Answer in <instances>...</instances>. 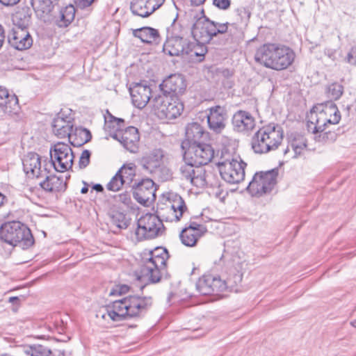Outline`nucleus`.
Masks as SVG:
<instances>
[{
    "label": "nucleus",
    "instance_id": "c756f323",
    "mask_svg": "<svg viewBox=\"0 0 356 356\" xmlns=\"http://www.w3.org/2000/svg\"><path fill=\"white\" fill-rule=\"evenodd\" d=\"M24 171L29 177H40L41 175L40 156L35 152H29L22 159Z\"/></svg>",
    "mask_w": 356,
    "mask_h": 356
},
{
    "label": "nucleus",
    "instance_id": "e2e57ef3",
    "mask_svg": "<svg viewBox=\"0 0 356 356\" xmlns=\"http://www.w3.org/2000/svg\"><path fill=\"white\" fill-rule=\"evenodd\" d=\"M92 189L97 192H102L104 191V187L100 184H96L92 186Z\"/></svg>",
    "mask_w": 356,
    "mask_h": 356
},
{
    "label": "nucleus",
    "instance_id": "423d86ee",
    "mask_svg": "<svg viewBox=\"0 0 356 356\" xmlns=\"http://www.w3.org/2000/svg\"><path fill=\"white\" fill-rule=\"evenodd\" d=\"M152 107L160 120H171L181 115L184 104L177 97L166 95H157L153 97Z\"/></svg>",
    "mask_w": 356,
    "mask_h": 356
},
{
    "label": "nucleus",
    "instance_id": "a18cd8bd",
    "mask_svg": "<svg viewBox=\"0 0 356 356\" xmlns=\"http://www.w3.org/2000/svg\"><path fill=\"white\" fill-rule=\"evenodd\" d=\"M117 173H120V176L124 179L126 184H130L136 175V171L134 166L123 165Z\"/></svg>",
    "mask_w": 356,
    "mask_h": 356
},
{
    "label": "nucleus",
    "instance_id": "6ab92c4d",
    "mask_svg": "<svg viewBox=\"0 0 356 356\" xmlns=\"http://www.w3.org/2000/svg\"><path fill=\"white\" fill-rule=\"evenodd\" d=\"M209 133L197 122H192L186 127L185 139L181 143L182 149L192 145L205 142L208 139Z\"/></svg>",
    "mask_w": 356,
    "mask_h": 356
},
{
    "label": "nucleus",
    "instance_id": "a19ab883",
    "mask_svg": "<svg viewBox=\"0 0 356 356\" xmlns=\"http://www.w3.org/2000/svg\"><path fill=\"white\" fill-rule=\"evenodd\" d=\"M17 20L15 23V26L28 28L31 23V13L29 8H24L22 10L18 11L15 16Z\"/></svg>",
    "mask_w": 356,
    "mask_h": 356
},
{
    "label": "nucleus",
    "instance_id": "4be33fe9",
    "mask_svg": "<svg viewBox=\"0 0 356 356\" xmlns=\"http://www.w3.org/2000/svg\"><path fill=\"white\" fill-rule=\"evenodd\" d=\"M129 318L143 316L152 305L150 296H129Z\"/></svg>",
    "mask_w": 356,
    "mask_h": 356
},
{
    "label": "nucleus",
    "instance_id": "f704fd0d",
    "mask_svg": "<svg viewBox=\"0 0 356 356\" xmlns=\"http://www.w3.org/2000/svg\"><path fill=\"white\" fill-rule=\"evenodd\" d=\"M207 52V46L197 40H190L188 43L186 56L191 59H195L196 61L201 62L204 59L205 54Z\"/></svg>",
    "mask_w": 356,
    "mask_h": 356
},
{
    "label": "nucleus",
    "instance_id": "774afa93",
    "mask_svg": "<svg viewBox=\"0 0 356 356\" xmlns=\"http://www.w3.org/2000/svg\"><path fill=\"white\" fill-rule=\"evenodd\" d=\"M2 38L5 40L6 35H5V31L3 27L0 24V39Z\"/></svg>",
    "mask_w": 356,
    "mask_h": 356
},
{
    "label": "nucleus",
    "instance_id": "c9c22d12",
    "mask_svg": "<svg viewBox=\"0 0 356 356\" xmlns=\"http://www.w3.org/2000/svg\"><path fill=\"white\" fill-rule=\"evenodd\" d=\"M325 129L327 124H337L341 120V114L337 105L330 101L324 104Z\"/></svg>",
    "mask_w": 356,
    "mask_h": 356
},
{
    "label": "nucleus",
    "instance_id": "de8ad7c7",
    "mask_svg": "<svg viewBox=\"0 0 356 356\" xmlns=\"http://www.w3.org/2000/svg\"><path fill=\"white\" fill-rule=\"evenodd\" d=\"M343 92V86L338 83H334L328 87V95L329 96L334 99H339Z\"/></svg>",
    "mask_w": 356,
    "mask_h": 356
},
{
    "label": "nucleus",
    "instance_id": "338daca9",
    "mask_svg": "<svg viewBox=\"0 0 356 356\" xmlns=\"http://www.w3.org/2000/svg\"><path fill=\"white\" fill-rule=\"evenodd\" d=\"M234 282L236 284L237 283H240L242 280V275H235L234 277Z\"/></svg>",
    "mask_w": 356,
    "mask_h": 356
},
{
    "label": "nucleus",
    "instance_id": "79ce46f5",
    "mask_svg": "<svg viewBox=\"0 0 356 356\" xmlns=\"http://www.w3.org/2000/svg\"><path fill=\"white\" fill-rule=\"evenodd\" d=\"M291 145L295 152V157H297L307 147V140L302 135L295 134L291 141Z\"/></svg>",
    "mask_w": 356,
    "mask_h": 356
},
{
    "label": "nucleus",
    "instance_id": "72a5a7b5",
    "mask_svg": "<svg viewBox=\"0 0 356 356\" xmlns=\"http://www.w3.org/2000/svg\"><path fill=\"white\" fill-rule=\"evenodd\" d=\"M40 186L48 192L65 191L67 188V184L63 182V177L54 175L46 176L45 179L40 183Z\"/></svg>",
    "mask_w": 356,
    "mask_h": 356
},
{
    "label": "nucleus",
    "instance_id": "f3484780",
    "mask_svg": "<svg viewBox=\"0 0 356 356\" xmlns=\"http://www.w3.org/2000/svg\"><path fill=\"white\" fill-rule=\"evenodd\" d=\"M161 95L177 97L182 95L186 88L184 77L181 74H172L159 85Z\"/></svg>",
    "mask_w": 356,
    "mask_h": 356
},
{
    "label": "nucleus",
    "instance_id": "3c124183",
    "mask_svg": "<svg viewBox=\"0 0 356 356\" xmlns=\"http://www.w3.org/2000/svg\"><path fill=\"white\" fill-rule=\"evenodd\" d=\"M236 13L241 18V23L247 24L250 17V13L245 8H239L236 9Z\"/></svg>",
    "mask_w": 356,
    "mask_h": 356
},
{
    "label": "nucleus",
    "instance_id": "6e6552de",
    "mask_svg": "<svg viewBox=\"0 0 356 356\" xmlns=\"http://www.w3.org/2000/svg\"><path fill=\"white\" fill-rule=\"evenodd\" d=\"M278 174V168L266 172H256L249 183L247 191L252 196L256 197H261L270 193L277 184Z\"/></svg>",
    "mask_w": 356,
    "mask_h": 356
},
{
    "label": "nucleus",
    "instance_id": "052dcab7",
    "mask_svg": "<svg viewBox=\"0 0 356 356\" xmlns=\"http://www.w3.org/2000/svg\"><path fill=\"white\" fill-rule=\"evenodd\" d=\"M328 135L331 136V139L332 140H334L336 139V135L337 134H335L334 133H332L330 131L325 132L323 134H320L318 136V137L321 138L322 136L323 137V140H325V136L327 138Z\"/></svg>",
    "mask_w": 356,
    "mask_h": 356
},
{
    "label": "nucleus",
    "instance_id": "6e6d98bb",
    "mask_svg": "<svg viewBox=\"0 0 356 356\" xmlns=\"http://www.w3.org/2000/svg\"><path fill=\"white\" fill-rule=\"evenodd\" d=\"M95 0H74L78 8L85 9L89 8Z\"/></svg>",
    "mask_w": 356,
    "mask_h": 356
},
{
    "label": "nucleus",
    "instance_id": "b1692460",
    "mask_svg": "<svg viewBox=\"0 0 356 356\" xmlns=\"http://www.w3.org/2000/svg\"><path fill=\"white\" fill-rule=\"evenodd\" d=\"M207 115L209 127L216 133H220L226 126L227 113L226 109L220 106L211 107Z\"/></svg>",
    "mask_w": 356,
    "mask_h": 356
},
{
    "label": "nucleus",
    "instance_id": "c85d7f7f",
    "mask_svg": "<svg viewBox=\"0 0 356 356\" xmlns=\"http://www.w3.org/2000/svg\"><path fill=\"white\" fill-rule=\"evenodd\" d=\"M189 38H167L163 44V52L171 56H179L186 54Z\"/></svg>",
    "mask_w": 356,
    "mask_h": 356
},
{
    "label": "nucleus",
    "instance_id": "4468645a",
    "mask_svg": "<svg viewBox=\"0 0 356 356\" xmlns=\"http://www.w3.org/2000/svg\"><path fill=\"white\" fill-rule=\"evenodd\" d=\"M184 150V154L192 158L194 163L199 166L208 164L214 158V149L211 145L202 142Z\"/></svg>",
    "mask_w": 356,
    "mask_h": 356
},
{
    "label": "nucleus",
    "instance_id": "473e14b6",
    "mask_svg": "<svg viewBox=\"0 0 356 356\" xmlns=\"http://www.w3.org/2000/svg\"><path fill=\"white\" fill-rule=\"evenodd\" d=\"M68 138L71 144L74 147H81L88 143L92 138L90 131L81 127L73 128L70 132Z\"/></svg>",
    "mask_w": 356,
    "mask_h": 356
},
{
    "label": "nucleus",
    "instance_id": "a878e982",
    "mask_svg": "<svg viewBox=\"0 0 356 356\" xmlns=\"http://www.w3.org/2000/svg\"><path fill=\"white\" fill-rule=\"evenodd\" d=\"M232 122L234 130L240 133H248L255 127V120L250 113L246 111H237L233 115Z\"/></svg>",
    "mask_w": 356,
    "mask_h": 356
},
{
    "label": "nucleus",
    "instance_id": "9d476101",
    "mask_svg": "<svg viewBox=\"0 0 356 356\" xmlns=\"http://www.w3.org/2000/svg\"><path fill=\"white\" fill-rule=\"evenodd\" d=\"M219 161L216 163L221 177L227 183L238 184L244 179L246 163L240 157Z\"/></svg>",
    "mask_w": 356,
    "mask_h": 356
},
{
    "label": "nucleus",
    "instance_id": "0eeeda50",
    "mask_svg": "<svg viewBox=\"0 0 356 356\" xmlns=\"http://www.w3.org/2000/svg\"><path fill=\"white\" fill-rule=\"evenodd\" d=\"M165 229L163 221L158 216L146 213L138 220L135 234L137 240L141 241L162 236Z\"/></svg>",
    "mask_w": 356,
    "mask_h": 356
},
{
    "label": "nucleus",
    "instance_id": "9b49d317",
    "mask_svg": "<svg viewBox=\"0 0 356 356\" xmlns=\"http://www.w3.org/2000/svg\"><path fill=\"white\" fill-rule=\"evenodd\" d=\"M50 161L55 170L63 172L72 168L74 154L70 146L64 143H57L51 147Z\"/></svg>",
    "mask_w": 356,
    "mask_h": 356
},
{
    "label": "nucleus",
    "instance_id": "7c9ffc66",
    "mask_svg": "<svg viewBox=\"0 0 356 356\" xmlns=\"http://www.w3.org/2000/svg\"><path fill=\"white\" fill-rule=\"evenodd\" d=\"M132 34L135 38H139L142 42L145 44H158L161 41L159 31L150 26L132 29Z\"/></svg>",
    "mask_w": 356,
    "mask_h": 356
},
{
    "label": "nucleus",
    "instance_id": "412c9836",
    "mask_svg": "<svg viewBox=\"0 0 356 356\" xmlns=\"http://www.w3.org/2000/svg\"><path fill=\"white\" fill-rule=\"evenodd\" d=\"M307 129L314 134L323 133L325 129L324 104L314 106L307 115Z\"/></svg>",
    "mask_w": 356,
    "mask_h": 356
},
{
    "label": "nucleus",
    "instance_id": "7ed1b4c3",
    "mask_svg": "<svg viewBox=\"0 0 356 356\" xmlns=\"http://www.w3.org/2000/svg\"><path fill=\"white\" fill-rule=\"evenodd\" d=\"M168 257L167 249L163 247L145 250L142 254V264L140 275H137L138 280L147 279L150 283L159 282L161 278V271L165 269Z\"/></svg>",
    "mask_w": 356,
    "mask_h": 356
},
{
    "label": "nucleus",
    "instance_id": "ea45409f",
    "mask_svg": "<svg viewBox=\"0 0 356 356\" xmlns=\"http://www.w3.org/2000/svg\"><path fill=\"white\" fill-rule=\"evenodd\" d=\"M111 222L119 229H127L130 225L131 218L126 214L118 211H114L111 215Z\"/></svg>",
    "mask_w": 356,
    "mask_h": 356
},
{
    "label": "nucleus",
    "instance_id": "ddd939ff",
    "mask_svg": "<svg viewBox=\"0 0 356 356\" xmlns=\"http://www.w3.org/2000/svg\"><path fill=\"white\" fill-rule=\"evenodd\" d=\"M132 191L134 197L142 205H147L156 199L155 183L149 178L136 183L132 186Z\"/></svg>",
    "mask_w": 356,
    "mask_h": 356
},
{
    "label": "nucleus",
    "instance_id": "f03ea898",
    "mask_svg": "<svg viewBox=\"0 0 356 356\" xmlns=\"http://www.w3.org/2000/svg\"><path fill=\"white\" fill-rule=\"evenodd\" d=\"M293 50L278 43H265L258 47L254 54L256 63L276 71L287 69L294 61Z\"/></svg>",
    "mask_w": 356,
    "mask_h": 356
},
{
    "label": "nucleus",
    "instance_id": "c03bdc74",
    "mask_svg": "<svg viewBox=\"0 0 356 356\" xmlns=\"http://www.w3.org/2000/svg\"><path fill=\"white\" fill-rule=\"evenodd\" d=\"M25 353L27 356H49L51 350L42 345L36 344L29 346Z\"/></svg>",
    "mask_w": 356,
    "mask_h": 356
},
{
    "label": "nucleus",
    "instance_id": "864d4df0",
    "mask_svg": "<svg viewBox=\"0 0 356 356\" xmlns=\"http://www.w3.org/2000/svg\"><path fill=\"white\" fill-rule=\"evenodd\" d=\"M346 61L351 65H356V47H353L346 57Z\"/></svg>",
    "mask_w": 356,
    "mask_h": 356
},
{
    "label": "nucleus",
    "instance_id": "5fc2aeb1",
    "mask_svg": "<svg viewBox=\"0 0 356 356\" xmlns=\"http://www.w3.org/2000/svg\"><path fill=\"white\" fill-rule=\"evenodd\" d=\"M213 4L221 10H227L229 8L231 2L229 0H213Z\"/></svg>",
    "mask_w": 356,
    "mask_h": 356
},
{
    "label": "nucleus",
    "instance_id": "4c0bfd02",
    "mask_svg": "<svg viewBox=\"0 0 356 356\" xmlns=\"http://www.w3.org/2000/svg\"><path fill=\"white\" fill-rule=\"evenodd\" d=\"M170 208L172 211V218H166V221L178 222L181 220L184 213L187 211V207L184 199L179 196L176 195L172 202H170Z\"/></svg>",
    "mask_w": 356,
    "mask_h": 356
},
{
    "label": "nucleus",
    "instance_id": "4d7b16f0",
    "mask_svg": "<svg viewBox=\"0 0 356 356\" xmlns=\"http://www.w3.org/2000/svg\"><path fill=\"white\" fill-rule=\"evenodd\" d=\"M109 122H117V125H118V129H121L122 127H124V119L122 118H115L114 117L113 115H112L111 113H109Z\"/></svg>",
    "mask_w": 356,
    "mask_h": 356
},
{
    "label": "nucleus",
    "instance_id": "bb28decb",
    "mask_svg": "<svg viewBox=\"0 0 356 356\" xmlns=\"http://www.w3.org/2000/svg\"><path fill=\"white\" fill-rule=\"evenodd\" d=\"M0 108L2 111L10 115H15L19 110L18 98L15 94H10L8 90L0 87Z\"/></svg>",
    "mask_w": 356,
    "mask_h": 356
},
{
    "label": "nucleus",
    "instance_id": "680f3d73",
    "mask_svg": "<svg viewBox=\"0 0 356 356\" xmlns=\"http://www.w3.org/2000/svg\"><path fill=\"white\" fill-rule=\"evenodd\" d=\"M49 356H65V352L59 350H55L53 352L51 351Z\"/></svg>",
    "mask_w": 356,
    "mask_h": 356
},
{
    "label": "nucleus",
    "instance_id": "cd10ccee",
    "mask_svg": "<svg viewBox=\"0 0 356 356\" xmlns=\"http://www.w3.org/2000/svg\"><path fill=\"white\" fill-rule=\"evenodd\" d=\"M73 120L72 117H64L63 113H59L52 122L53 131L55 135L60 138L68 137L70 132L73 131Z\"/></svg>",
    "mask_w": 356,
    "mask_h": 356
},
{
    "label": "nucleus",
    "instance_id": "8fccbe9b",
    "mask_svg": "<svg viewBox=\"0 0 356 356\" xmlns=\"http://www.w3.org/2000/svg\"><path fill=\"white\" fill-rule=\"evenodd\" d=\"M90 156L91 152L90 150L85 149L82 152L79 161V168L81 169H83L89 165Z\"/></svg>",
    "mask_w": 356,
    "mask_h": 356
},
{
    "label": "nucleus",
    "instance_id": "f257e3e1",
    "mask_svg": "<svg viewBox=\"0 0 356 356\" xmlns=\"http://www.w3.org/2000/svg\"><path fill=\"white\" fill-rule=\"evenodd\" d=\"M191 33L195 37L205 42H210L218 35L223 44H232L238 42L241 38V31L235 24L220 23L210 19L205 15L199 17L191 27Z\"/></svg>",
    "mask_w": 356,
    "mask_h": 356
},
{
    "label": "nucleus",
    "instance_id": "a211bd4d",
    "mask_svg": "<svg viewBox=\"0 0 356 356\" xmlns=\"http://www.w3.org/2000/svg\"><path fill=\"white\" fill-rule=\"evenodd\" d=\"M8 41L10 46L21 51L29 49L33 44V38L27 28L15 26L8 33Z\"/></svg>",
    "mask_w": 356,
    "mask_h": 356
},
{
    "label": "nucleus",
    "instance_id": "bf43d9fd",
    "mask_svg": "<svg viewBox=\"0 0 356 356\" xmlns=\"http://www.w3.org/2000/svg\"><path fill=\"white\" fill-rule=\"evenodd\" d=\"M220 73L225 78H229L234 75L233 71L228 68L222 69Z\"/></svg>",
    "mask_w": 356,
    "mask_h": 356
},
{
    "label": "nucleus",
    "instance_id": "09e8293b",
    "mask_svg": "<svg viewBox=\"0 0 356 356\" xmlns=\"http://www.w3.org/2000/svg\"><path fill=\"white\" fill-rule=\"evenodd\" d=\"M184 229L202 234V236L207 232L206 226L198 224L196 222H191L188 226L184 227Z\"/></svg>",
    "mask_w": 356,
    "mask_h": 356
},
{
    "label": "nucleus",
    "instance_id": "393cba45",
    "mask_svg": "<svg viewBox=\"0 0 356 356\" xmlns=\"http://www.w3.org/2000/svg\"><path fill=\"white\" fill-rule=\"evenodd\" d=\"M128 305V296L121 300H115L111 305L106 306V313L113 321L119 322L130 319Z\"/></svg>",
    "mask_w": 356,
    "mask_h": 356
},
{
    "label": "nucleus",
    "instance_id": "f8f14e48",
    "mask_svg": "<svg viewBox=\"0 0 356 356\" xmlns=\"http://www.w3.org/2000/svg\"><path fill=\"white\" fill-rule=\"evenodd\" d=\"M228 287H233L231 278L222 280L220 277L212 275H203L196 283V289L202 296L218 295Z\"/></svg>",
    "mask_w": 356,
    "mask_h": 356
},
{
    "label": "nucleus",
    "instance_id": "20e7f679",
    "mask_svg": "<svg viewBox=\"0 0 356 356\" xmlns=\"http://www.w3.org/2000/svg\"><path fill=\"white\" fill-rule=\"evenodd\" d=\"M283 139L282 126L270 122L263 125L254 134L251 138V147L256 154H266L277 149Z\"/></svg>",
    "mask_w": 356,
    "mask_h": 356
},
{
    "label": "nucleus",
    "instance_id": "2f4dec72",
    "mask_svg": "<svg viewBox=\"0 0 356 356\" xmlns=\"http://www.w3.org/2000/svg\"><path fill=\"white\" fill-rule=\"evenodd\" d=\"M59 0H31V4L37 15L42 17L50 15Z\"/></svg>",
    "mask_w": 356,
    "mask_h": 356
},
{
    "label": "nucleus",
    "instance_id": "49530a36",
    "mask_svg": "<svg viewBox=\"0 0 356 356\" xmlns=\"http://www.w3.org/2000/svg\"><path fill=\"white\" fill-rule=\"evenodd\" d=\"M126 184L124 179L120 176V173H117L111 179V180L106 185L108 191H118L121 187Z\"/></svg>",
    "mask_w": 356,
    "mask_h": 356
},
{
    "label": "nucleus",
    "instance_id": "69168bd1",
    "mask_svg": "<svg viewBox=\"0 0 356 356\" xmlns=\"http://www.w3.org/2000/svg\"><path fill=\"white\" fill-rule=\"evenodd\" d=\"M206 0H191V4L193 6H200Z\"/></svg>",
    "mask_w": 356,
    "mask_h": 356
},
{
    "label": "nucleus",
    "instance_id": "13d9d810",
    "mask_svg": "<svg viewBox=\"0 0 356 356\" xmlns=\"http://www.w3.org/2000/svg\"><path fill=\"white\" fill-rule=\"evenodd\" d=\"M20 0H0V3L5 6H13L17 4Z\"/></svg>",
    "mask_w": 356,
    "mask_h": 356
},
{
    "label": "nucleus",
    "instance_id": "e433bc0d",
    "mask_svg": "<svg viewBox=\"0 0 356 356\" xmlns=\"http://www.w3.org/2000/svg\"><path fill=\"white\" fill-rule=\"evenodd\" d=\"M75 13L76 9L72 4L62 8L56 20V25L61 28L68 26L74 19Z\"/></svg>",
    "mask_w": 356,
    "mask_h": 356
},
{
    "label": "nucleus",
    "instance_id": "0e129e2a",
    "mask_svg": "<svg viewBox=\"0 0 356 356\" xmlns=\"http://www.w3.org/2000/svg\"><path fill=\"white\" fill-rule=\"evenodd\" d=\"M8 302L13 304H18L19 299L17 296H13L9 298Z\"/></svg>",
    "mask_w": 356,
    "mask_h": 356
},
{
    "label": "nucleus",
    "instance_id": "5701e85b",
    "mask_svg": "<svg viewBox=\"0 0 356 356\" xmlns=\"http://www.w3.org/2000/svg\"><path fill=\"white\" fill-rule=\"evenodd\" d=\"M165 0H133L130 9L134 15L147 17L159 9Z\"/></svg>",
    "mask_w": 356,
    "mask_h": 356
},
{
    "label": "nucleus",
    "instance_id": "37998d69",
    "mask_svg": "<svg viewBox=\"0 0 356 356\" xmlns=\"http://www.w3.org/2000/svg\"><path fill=\"white\" fill-rule=\"evenodd\" d=\"M178 14L173 19L171 26L167 29V38H180L184 37V31L182 26L177 23Z\"/></svg>",
    "mask_w": 356,
    "mask_h": 356
},
{
    "label": "nucleus",
    "instance_id": "2eb2a0df",
    "mask_svg": "<svg viewBox=\"0 0 356 356\" xmlns=\"http://www.w3.org/2000/svg\"><path fill=\"white\" fill-rule=\"evenodd\" d=\"M164 151L161 148H155L144 155L140 159V165L143 168L150 174L157 171H166L168 175H171L170 170L163 166Z\"/></svg>",
    "mask_w": 356,
    "mask_h": 356
},
{
    "label": "nucleus",
    "instance_id": "aec40b11",
    "mask_svg": "<svg viewBox=\"0 0 356 356\" xmlns=\"http://www.w3.org/2000/svg\"><path fill=\"white\" fill-rule=\"evenodd\" d=\"M112 137L118 140L129 152L136 153L138 151L140 135L137 128L128 127L121 134H115Z\"/></svg>",
    "mask_w": 356,
    "mask_h": 356
},
{
    "label": "nucleus",
    "instance_id": "39448f33",
    "mask_svg": "<svg viewBox=\"0 0 356 356\" xmlns=\"http://www.w3.org/2000/svg\"><path fill=\"white\" fill-rule=\"evenodd\" d=\"M0 240L11 246L19 245L27 250L33 245L35 240L31 229L19 221H8L0 227Z\"/></svg>",
    "mask_w": 356,
    "mask_h": 356
},
{
    "label": "nucleus",
    "instance_id": "603ef678",
    "mask_svg": "<svg viewBox=\"0 0 356 356\" xmlns=\"http://www.w3.org/2000/svg\"><path fill=\"white\" fill-rule=\"evenodd\" d=\"M129 290V286L126 284L116 286L109 293L110 296L115 295H123L127 293Z\"/></svg>",
    "mask_w": 356,
    "mask_h": 356
},
{
    "label": "nucleus",
    "instance_id": "58836bf2",
    "mask_svg": "<svg viewBox=\"0 0 356 356\" xmlns=\"http://www.w3.org/2000/svg\"><path fill=\"white\" fill-rule=\"evenodd\" d=\"M202 236H203L202 234L193 232L184 228L179 234V238L182 244L187 247H195Z\"/></svg>",
    "mask_w": 356,
    "mask_h": 356
},
{
    "label": "nucleus",
    "instance_id": "dca6fc26",
    "mask_svg": "<svg viewBox=\"0 0 356 356\" xmlns=\"http://www.w3.org/2000/svg\"><path fill=\"white\" fill-rule=\"evenodd\" d=\"M152 85L146 81L138 83H132L129 88L134 106L139 109L143 108L150 101L152 97Z\"/></svg>",
    "mask_w": 356,
    "mask_h": 356
},
{
    "label": "nucleus",
    "instance_id": "1a4fd4ad",
    "mask_svg": "<svg viewBox=\"0 0 356 356\" xmlns=\"http://www.w3.org/2000/svg\"><path fill=\"white\" fill-rule=\"evenodd\" d=\"M180 178L189 181L196 187H204L208 185L206 170L201 166L194 163L192 158L183 154V163L179 168Z\"/></svg>",
    "mask_w": 356,
    "mask_h": 356
}]
</instances>
